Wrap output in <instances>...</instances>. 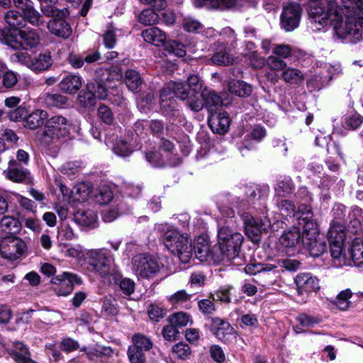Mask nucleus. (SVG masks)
<instances>
[{"label":"nucleus","mask_w":363,"mask_h":363,"mask_svg":"<svg viewBox=\"0 0 363 363\" xmlns=\"http://www.w3.org/2000/svg\"><path fill=\"white\" fill-rule=\"evenodd\" d=\"M333 220L331 223L330 228L342 225L343 232H345V218L346 216V207L340 203H337L334 206L332 210Z\"/></svg>","instance_id":"44"},{"label":"nucleus","mask_w":363,"mask_h":363,"mask_svg":"<svg viewBox=\"0 0 363 363\" xmlns=\"http://www.w3.org/2000/svg\"><path fill=\"white\" fill-rule=\"evenodd\" d=\"M18 35L21 40L18 41L16 39V37L13 36V41L12 42L13 45H11V48L13 49L22 48L23 50H31L33 49L37 48L40 45V37L36 30L20 29L18 31Z\"/></svg>","instance_id":"15"},{"label":"nucleus","mask_w":363,"mask_h":363,"mask_svg":"<svg viewBox=\"0 0 363 363\" xmlns=\"http://www.w3.org/2000/svg\"><path fill=\"white\" fill-rule=\"evenodd\" d=\"M350 223L357 232L362 229L363 223V210L357 206L353 207L349 214Z\"/></svg>","instance_id":"50"},{"label":"nucleus","mask_w":363,"mask_h":363,"mask_svg":"<svg viewBox=\"0 0 363 363\" xmlns=\"http://www.w3.org/2000/svg\"><path fill=\"white\" fill-rule=\"evenodd\" d=\"M277 205L282 216L286 217L295 216L296 206L292 201L286 199H282L281 201L277 199Z\"/></svg>","instance_id":"52"},{"label":"nucleus","mask_w":363,"mask_h":363,"mask_svg":"<svg viewBox=\"0 0 363 363\" xmlns=\"http://www.w3.org/2000/svg\"><path fill=\"white\" fill-rule=\"evenodd\" d=\"M101 311L107 316H113L118 313L117 301L112 297H105Z\"/></svg>","instance_id":"53"},{"label":"nucleus","mask_w":363,"mask_h":363,"mask_svg":"<svg viewBox=\"0 0 363 363\" xmlns=\"http://www.w3.org/2000/svg\"><path fill=\"white\" fill-rule=\"evenodd\" d=\"M281 77L286 83L296 84L303 80V74L298 69L286 67L282 72Z\"/></svg>","instance_id":"45"},{"label":"nucleus","mask_w":363,"mask_h":363,"mask_svg":"<svg viewBox=\"0 0 363 363\" xmlns=\"http://www.w3.org/2000/svg\"><path fill=\"white\" fill-rule=\"evenodd\" d=\"M27 249L26 242L20 238H6L2 244L3 253L10 259L19 258Z\"/></svg>","instance_id":"18"},{"label":"nucleus","mask_w":363,"mask_h":363,"mask_svg":"<svg viewBox=\"0 0 363 363\" xmlns=\"http://www.w3.org/2000/svg\"><path fill=\"white\" fill-rule=\"evenodd\" d=\"M133 345H130L136 350L142 351L145 353L152 348L153 343L151 339L141 333L135 334L132 338Z\"/></svg>","instance_id":"41"},{"label":"nucleus","mask_w":363,"mask_h":363,"mask_svg":"<svg viewBox=\"0 0 363 363\" xmlns=\"http://www.w3.org/2000/svg\"><path fill=\"white\" fill-rule=\"evenodd\" d=\"M272 52L275 56L281 59H285L289 57L292 55L293 50L289 45L277 44L273 45Z\"/></svg>","instance_id":"62"},{"label":"nucleus","mask_w":363,"mask_h":363,"mask_svg":"<svg viewBox=\"0 0 363 363\" xmlns=\"http://www.w3.org/2000/svg\"><path fill=\"white\" fill-rule=\"evenodd\" d=\"M294 281L298 295H302L304 292H311L320 289L319 280L311 273H299L296 275Z\"/></svg>","instance_id":"19"},{"label":"nucleus","mask_w":363,"mask_h":363,"mask_svg":"<svg viewBox=\"0 0 363 363\" xmlns=\"http://www.w3.org/2000/svg\"><path fill=\"white\" fill-rule=\"evenodd\" d=\"M241 218L245 225V233L253 242L258 241L259 235L270 225L269 221L263 222L248 213H242Z\"/></svg>","instance_id":"14"},{"label":"nucleus","mask_w":363,"mask_h":363,"mask_svg":"<svg viewBox=\"0 0 363 363\" xmlns=\"http://www.w3.org/2000/svg\"><path fill=\"white\" fill-rule=\"evenodd\" d=\"M345 239V232L341 225L330 228L328 232V240L330 245V255L335 267L346 264L345 258L342 256V247Z\"/></svg>","instance_id":"9"},{"label":"nucleus","mask_w":363,"mask_h":363,"mask_svg":"<svg viewBox=\"0 0 363 363\" xmlns=\"http://www.w3.org/2000/svg\"><path fill=\"white\" fill-rule=\"evenodd\" d=\"M124 81L129 90L133 92L140 91L143 79L138 72L134 69H128L125 72Z\"/></svg>","instance_id":"36"},{"label":"nucleus","mask_w":363,"mask_h":363,"mask_svg":"<svg viewBox=\"0 0 363 363\" xmlns=\"http://www.w3.org/2000/svg\"><path fill=\"white\" fill-rule=\"evenodd\" d=\"M82 78L78 74H67L59 83V89L65 93L74 94L81 88Z\"/></svg>","instance_id":"26"},{"label":"nucleus","mask_w":363,"mask_h":363,"mask_svg":"<svg viewBox=\"0 0 363 363\" xmlns=\"http://www.w3.org/2000/svg\"><path fill=\"white\" fill-rule=\"evenodd\" d=\"M116 28L113 25H109L103 35V41L108 49L113 48L116 43Z\"/></svg>","instance_id":"58"},{"label":"nucleus","mask_w":363,"mask_h":363,"mask_svg":"<svg viewBox=\"0 0 363 363\" xmlns=\"http://www.w3.org/2000/svg\"><path fill=\"white\" fill-rule=\"evenodd\" d=\"M72 128V123L65 117L53 116L47 118L43 129L35 133V138L45 147L52 146L54 153L57 154L60 144L70 136Z\"/></svg>","instance_id":"3"},{"label":"nucleus","mask_w":363,"mask_h":363,"mask_svg":"<svg viewBox=\"0 0 363 363\" xmlns=\"http://www.w3.org/2000/svg\"><path fill=\"white\" fill-rule=\"evenodd\" d=\"M97 219L96 213L93 210L79 209L74 215V220L83 226H89L95 223Z\"/></svg>","instance_id":"38"},{"label":"nucleus","mask_w":363,"mask_h":363,"mask_svg":"<svg viewBox=\"0 0 363 363\" xmlns=\"http://www.w3.org/2000/svg\"><path fill=\"white\" fill-rule=\"evenodd\" d=\"M230 49L223 43H220L217 48L216 52L213 55L211 60L213 64L217 65H229L235 62V58L230 53Z\"/></svg>","instance_id":"30"},{"label":"nucleus","mask_w":363,"mask_h":363,"mask_svg":"<svg viewBox=\"0 0 363 363\" xmlns=\"http://www.w3.org/2000/svg\"><path fill=\"white\" fill-rule=\"evenodd\" d=\"M352 296V292L350 289L340 291L337 297L335 304L337 307L342 311L347 310L350 307V298Z\"/></svg>","instance_id":"54"},{"label":"nucleus","mask_w":363,"mask_h":363,"mask_svg":"<svg viewBox=\"0 0 363 363\" xmlns=\"http://www.w3.org/2000/svg\"><path fill=\"white\" fill-rule=\"evenodd\" d=\"M132 269L138 279H151L160 272L161 264L153 256L141 253L133 257Z\"/></svg>","instance_id":"8"},{"label":"nucleus","mask_w":363,"mask_h":363,"mask_svg":"<svg viewBox=\"0 0 363 363\" xmlns=\"http://www.w3.org/2000/svg\"><path fill=\"white\" fill-rule=\"evenodd\" d=\"M165 49L178 57H184L186 55L185 45L181 42L177 40H168L165 43Z\"/></svg>","instance_id":"55"},{"label":"nucleus","mask_w":363,"mask_h":363,"mask_svg":"<svg viewBox=\"0 0 363 363\" xmlns=\"http://www.w3.org/2000/svg\"><path fill=\"white\" fill-rule=\"evenodd\" d=\"M301 9L297 4H289L283 9L281 16V26L286 31H292L300 22Z\"/></svg>","instance_id":"16"},{"label":"nucleus","mask_w":363,"mask_h":363,"mask_svg":"<svg viewBox=\"0 0 363 363\" xmlns=\"http://www.w3.org/2000/svg\"><path fill=\"white\" fill-rule=\"evenodd\" d=\"M208 123L213 132L224 134L228 131L230 121L226 112H215L208 116Z\"/></svg>","instance_id":"21"},{"label":"nucleus","mask_w":363,"mask_h":363,"mask_svg":"<svg viewBox=\"0 0 363 363\" xmlns=\"http://www.w3.org/2000/svg\"><path fill=\"white\" fill-rule=\"evenodd\" d=\"M300 238L301 233L296 228L284 232L279 238L281 250L289 252L288 250L294 247L299 242Z\"/></svg>","instance_id":"31"},{"label":"nucleus","mask_w":363,"mask_h":363,"mask_svg":"<svg viewBox=\"0 0 363 363\" xmlns=\"http://www.w3.org/2000/svg\"><path fill=\"white\" fill-rule=\"evenodd\" d=\"M233 220H226L225 225L218 228V242L216 245V249L218 252H214V262L219 263L222 261H229L238 257L243 236L241 233L234 231L230 228V224Z\"/></svg>","instance_id":"5"},{"label":"nucleus","mask_w":363,"mask_h":363,"mask_svg":"<svg viewBox=\"0 0 363 363\" xmlns=\"http://www.w3.org/2000/svg\"><path fill=\"white\" fill-rule=\"evenodd\" d=\"M11 357L18 363L24 362L30 357L28 347L21 342H16L10 353Z\"/></svg>","instance_id":"42"},{"label":"nucleus","mask_w":363,"mask_h":363,"mask_svg":"<svg viewBox=\"0 0 363 363\" xmlns=\"http://www.w3.org/2000/svg\"><path fill=\"white\" fill-rule=\"evenodd\" d=\"M351 257L356 267H363V242L361 238H355L353 240L351 246Z\"/></svg>","instance_id":"39"},{"label":"nucleus","mask_w":363,"mask_h":363,"mask_svg":"<svg viewBox=\"0 0 363 363\" xmlns=\"http://www.w3.org/2000/svg\"><path fill=\"white\" fill-rule=\"evenodd\" d=\"M191 320V316L184 312L174 313L169 318L170 323L176 327H184Z\"/></svg>","instance_id":"61"},{"label":"nucleus","mask_w":363,"mask_h":363,"mask_svg":"<svg viewBox=\"0 0 363 363\" xmlns=\"http://www.w3.org/2000/svg\"><path fill=\"white\" fill-rule=\"evenodd\" d=\"M0 228L6 233L16 234L21 229V223L14 216H4L0 220Z\"/></svg>","instance_id":"35"},{"label":"nucleus","mask_w":363,"mask_h":363,"mask_svg":"<svg viewBox=\"0 0 363 363\" xmlns=\"http://www.w3.org/2000/svg\"><path fill=\"white\" fill-rule=\"evenodd\" d=\"M41 2V11L46 16H52L53 18L58 17H67L69 16V11L66 8L59 9L54 6L55 3H50L49 1H40Z\"/></svg>","instance_id":"40"},{"label":"nucleus","mask_w":363,"mask_h":363,"mask_svg":"<svg viewBox=\"0 0 363 363\" xmlns=\"http://www.w3.org/2000/svg\"><path fill=\"white\" fill-rule=\"evenodd\" d=\"M26 22L28 21L34 26L43 24L44 18L40 13L34 9L33 6L23 13Z\"/></svg>","instance_id":"56"},{"label":"nucleus","mask_w":363,"mask_h":363,"mask_svg":"<svg viewBox=\"0 0 363 363\" xmlns=\"http://www.w3.org/2000/svg\"><path fill=\"white\" fill-rule=\"evenodd\" d=\"M172 352L177 358L181 359H187L189 358L191 351L188 344L180 342L172 347Z\"/></svg>","instance_id":"57"},{"label":"nucleus","mask_w":363,"mask_h":363,"mask_svg":"<svg viewBox=\"0 0 363 363\" xmlns=\"http://www.w3.org/2000/svg\"><path fill=\"white\" fill-rule=\"evenodd\" d=\"M81 278L76 274L65 272L62 274L53 277L51 283L55 285V291L58 296H67L72 291L74 284H82Z\"/></svg>","instance_id":"13"},{"label":"nucleus","mask_w":363,"mask_h":363,"mask_svg":"<svg viewBox=\"0 0 363 363\" xmlns=\"http://www.w3.org/2000/svg\"><path fill=\"white\" fill-rule=\"evenodd\" d=\"M52 65V59L50 52L40 53L31 58L28 68L35 72H40L48 69Z\"/></svg>","instance_id":"29"},{"label":"nucleus","mask_w":363,"mask_h":363,"mask_svg":"<svg viewBox=\"0 0 363 363\" xmlns=\"http://www.w3.org/2000/svg\"><path fill=\"white\" fill-rule=\"evenodd\" d=\"M127 354L130 363H146L147 362L145 353L132 347H128Z\"/></svg>","instance_id":"63"},{"label":"nucleus","mask_w":363,"mask_h":363,"mask_svg":"<svg viewBox=\"0 0 363 363\" xmlns=\"http://www.w3.org/2000/svg\"><path fill=\"white\" fill-rule=\"evenodd\" d=\"M106 96L107 90L101 83L89 82L86 90L78 95V101L82 106L89 108L96 104V99H104Z\"/></svg>","instance_id":"12"},{"label":"nucleus","mask_w":363,"mask_h":363,"mask_svg":"<svg viewBox=\"0 0 363 363\" xmlns=\"http://www.w3.org/2000/svg\"><path fill=\"white\" fill-rule=\"evenodd\" d=\"M211 330L219 340L224 342L228 340L229 336L236 337L234 328L230 323L219 318L211 319Z\"/></svg>","instance_id":"20"},{"label":"nucleus","mask_w":363,"mask_h":363,"mask_svg":"<svg viewBox=\"0 0 363 363\" xmlns=\"http://www.w3.org/2000/svg\"><path fill=\"white\" fill-rule=\"evenodd\" d=\"M228 91L239 97H248L252 91V86L241 80L233 79L228 83Z\"/></svg>","instance_id":"33"},{"label":"nucleus","mask_w":363,"mask_h":363,"mask_svg":"<svg viewBox=\"0 0 363 363\" xmlns=\"http://www.w3.org/2000/svg\"><path fill=\"white\" fill-rule=\"evenodd\" d=\"M194 249L196 257L201 262H206L210 257L214 261L213 252H218L216 245L211 250L208 240L203 237L196 239Z\"/></svg>","instance_id":"23"},{"label":"nucleus","mask_w":363,"mask_h":363,"mask_svg":"<svg viewBox=\"0 0 363 363\" xmlns=\"http://www.w3.org/2000/svg\"><path fill=\"white\" fill-rule=\"evenodd\" d=\"M182 27L186 32L200 33L203 25L192 17H186L182 22Z\"/></svg>","instance_id":"60"},{"label":"nucleus","mask_w":363,"mask_h":363,"mask_svg":"<svg viewBox=\"0 0 363 363\" xmlns=\"http://www.w3.org/2000/svg\"><path fill=\"white\" fill-rule=\"evenodd\" d=\"M89 264L96 273L109 283L120 279V270L115 264L113 255L106 248L91 250L88 253Z\"/></svg>","instance_id":"7"},{"label":"nucleus","mask_w":363,"mask_h":363,"mask_svg":"<svg viewBox=\"0 0 363 363\" xmlns=\"http://www.w3.org/2000/svg\"><path fill=\"white\" fill-rule=\"evenodd\" d=\"M294 190V186L291 179L280 180L275 187V197L277 199L287 196Z\"/></svg>","instance_id":"43"},{"label":"nucleus","mask_w":363,"mask_h":363,"mask_svg":"<svg viewBox=\"0 0 363 363\" xmlns=\"http://www.w3.org/2000/svg\"><path fill=\"white\" fill-rule=\"evenodd\" d=\"M299 225L303 228V233L311 231L308 228V224H313V228L318 229V225L313 218V213L309 206L301 204L299 206L297 212L295 213Z\"/></svg>","instance_id":"24"},{"label":"nucleus","mask_w":363,"mask_h":363,"mask_svg":"<svg viewBox=\"0 0 363 363\" xmlns=\"http://www.w3.org/2000/svg\"><path fill=\"white\" fill-rule=\"evenodd\" d=\"M82 350L86 352L88 358L91 361L104 360L111 358L113 350L111 347L96 345L93 347H84Z\"/></svg>","instance_id":"28"},{"label":"nucleus","mask_w":363,"mask_h":363,"mask_svg":"<svg viewBox=\"0 0 363 363\" xmlns=\"http://www.w3.org/2000/svg\"><path fill=\"white\" fill-rule=\"evenodd\" d=\"M144 40L155 46L165 45L167 35L164 32L157 27H151L142 31Z\"/></svg>","instance_id":"27"},{"label":"nucleus","mask_w":363,"mask_h":363,"mask_svg":"<svg viewBox=\"0 0 363 363\" xmlns=\"http://www.w3.org/2000/svg\"><path fill=\"white\" fill-rule=\"evenodd\" d=\"M160 15L150 9H144L138 16L139 21L145 25H153L158 23Z\"/></svg>","instance_id":"47"},{"label":"nucleus","mask_w":363,"mask_h":363,"mask_svg":"<svg viewBox=\"0 0 363 363\" xmlns=\"http://www.w3.org/2000/svg\"><path fill=\"white\" fill-rule=\"evenodd\" d=\"M47 118L48 113L45 111L37 109L26 117L25 125L30 130H34L42 125Z\"/></svg>","instance_id":"34"},{"label":"nucleus","mask_w":363,"mask_h":363,"mask_svg":"<svg viewBox=\"0 0 363 363\" xmlns=\"http://www.w3.org/2000/svg\"><path fill=\"white\" fill-rule=\"evenodd\" d=\"M346 21H335L336 35L345 43H356L363 39V0H342ZM340 13H342L340 12Z\"/></svg>","instance_id":"2"},{"label":"nucleus","mask_w":363,"mask_h":363,"mask_svg":"<svg viewBox=\"0 0 363 363\" xmlns=\"http://www.w3.org/2000/svg\"><path fill=\"white\" fill-rule=\"evenodd\" d=\"M241 191L242 194L237 196L235 205L238 208H245L255 204L257 201H264L269 191L267 186H245L241 189Z\"/></svg>","instance_id":"10"},{"label":"nucleus","mask_w":363,"mask_h":363,"mask_svg":"<svg viewBox=\"0 0 363 363\" xmlns=\"http://www.w3.org/2000/svg\"><path fill=\"white\" fill-rule=\"evenodd\" d=\"M308 15L313 30H321L341 18L340 8L335 0H309Z\"/></svg>","instance_id":"4"},{"label":"nucleus","mask_w":363,"mask_h":363,"mask_svg":"<svg viewBox=\"0 0 363 363\" xmlns=\"http://www.w3.org/2000/svg\"><path fill=\"white\" fill-rule=\"evenodd\" d=\"M277 268L272 264L264 265L262 263H250L245 267V272L250 275H255L257 273L269 272Z\"/></svg>","instance_id":"49"},{"label":"nucleus","mask_w":363,"mask_h":363,"mask_svg":"<svg viewBox=\"0 0 363 363\" xmlns=\"http://www.w3.org/2000/svg\"><path fill=\"white\" fill-rule=\"evenodd\" d=\"M161 228L164 231L161 240L165 247L177 255L181 262H188L192 256V247L187 234L167 225H161Z\"/></svg>","instance_id":"6"},{"label":"nucleus","mask_w":363,"mask_h":363,"mask_svg":"<svg viewBox=\"0 0 363 363\" xmlns=\"http://www.w3.org/2000/svg\"><path fill=\"white\" fill-rule=\"evenodd\" d=\"M67 98L60 94H47L45 96V103L48 106L63 108L67 106Z\"/></svg>","instance_id":"46"},{"label":"nucleus","mask_w":363,"mask_h":363,"mask_svg":"<svg viewBox=\"0 0 363 363\" xmlns=\"http://www.w3.org/2000/svg\"><path fill=\"white\" fill-rule=\"evenodd\" d=\"M267 66L272 71H284L287 67L286 62L275 55H270L267 58Z\"/></svg>","instance_id":"59"},{"label":"nucleus","mask_w":363,"mask_h":363,"mask_svg":"<svg viewBox=\"0 0 363 363\" xmlns=\"http://www.w3.org/2000/svg\"><path fill=\"white\" fill-rule=\"evenodd\" d=\"M313 224H308L311 231L303 233L302 243L309 254L314 257L323 255L326 250V242L323 236H320L318 229L313 228Z\"/></svg>","instance_id":"11"},{"label":"nucleus","mask_w":363,"mask_h":363,"mask_svg":"<svg viewBox=\"0 0 363 363\" xmlns=\"http://www.w3.org/2000/svg\"><path fill=\"white\" fill-rule=\"evenodd\" d=\"M65 17H58L49 21L47 28L50 32L60 38H67L72 34L70 25L65 20Z\"/></svg>","instance_id":"22"},{"label":"nucleus","mask_w":363,"mask_h":363,"mask_svg":"<svg viewBox=\"0 0 363 363\" xmlns=\"http://www.w3.org/2000/svg\"><path fill=\"white\" fill-rule=\"evenodd\" d=\"M323 69L327 73H323V71H315V80L319 82L320 85L328 83L333 75L341 72L340 64L337 63L333 65L330 64L324 63Z\"/></svg>","instance_id":"32"},{"label":"nucleus","mask_w":363,"mask_h":363,"mask_svg":"<svg viewBox=\"0 0 363 363\" xmlns=\"http://www.w3.org/2000/svg\"><path fill=\"white\" fill-rule=\"evenodd\" d=\"M201 99L203 100L204 107H206L209 115L214 113L223 106V100L213 90L205 88L203 91Z\"/></svg>","instance_id":"25"},{"label":"nucleus","mask_w":363,"mask_h":363,"mask_svg":"<svg viewBox=\"0 0 363 363\" xmlns=\"http://www.w3.org/2000/svg\"><path fill=\"white\" fill-rule=\"evenodd\" d=\"M4 21L13 30H20L26 26L23 15L14 10H9L5 13Z\"/></svg>","instance_id":"37"},{"label":"nucleus","mask_w":363,"mask_h":363,"mask_svg":"<svg viewBox=\"0 0 363 363\" xmlns=\"http://www.w3.org/2000/svg\"><path fill=\"white\" fill-rule=\"evenodd\" d=\"M111 284H118L121 292L125 296H130L135 291V283L130 278H122L120 272V279L116 282Z\"/></svg>","instance_id":"48"},{"label":"nucleus","mask_w":363,"mask_h":363,"mask_svg":"<svg viewBox=\"0 0 363 363\" xmlns=\"http://www.w3.org/2000/svg\"><path fill=\"white\" fill-rule=\"evenodd\" d=\"M147 314L152 320L158 322L164 316L165 310L159 305L152 303L147 308Z\"/></svg>","instance_id":"64"},{"label":"nucleus","mask_w":363,"mask_h":363,"mask_svg":"<svg viewBox=\"0 0 363 363\" xmlns=\"http://www.w3.org/2000/svg\"><path fill=\"white\" fill-rule=\"evenodd\" d=\"M206 86L203 81L195 74L190 75L186 84L184 82H171L165 84L160 92V106L167 115L179 113L177 109V103L172 94L185 102L186 106L193 111L199 112L204 107L201 95Z\"/></svg>","instance_id":"1"},{"label":"nucleus","mask_w":363,"mask_h":363,"mask_svg":"<svg viewBox=\"0 0 363 363\" xmlns=\"http://www.w3.org/2000/svg\"><path fill=\"white\" fill-rule=\"evenodd\" d=\"M113 191L110 186L104 185L99 188L95 195L96 202L100 204H106L113 199Z\"/></svg>","instance_id":"51"},{"label":"nucleus","mask_w":363,"mask_h":363,"mask_svg":"<svg viewBox=\"0 0 363 363\" xmlns=\"http://www.w3.org/2000/svg\"><path fill=\"white\" fill-rule=\"evenodd\" d=\"M5 177L16 183L30 184L32 182V177L30 172L21 167L15 160L9 162V167L3 172Z\"/></svg>","instance_id":"17"}]
</instances>
